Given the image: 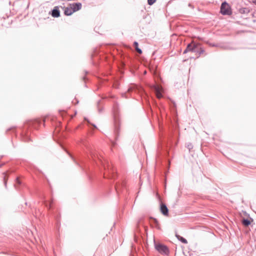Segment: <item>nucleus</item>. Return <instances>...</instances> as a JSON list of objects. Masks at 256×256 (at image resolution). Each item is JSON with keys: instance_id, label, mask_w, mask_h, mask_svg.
<instances>
[{"instance_id": "obj_1", "label": "nucleus", "mask_w": 256, "mask_h": 256, "mask_svg": "<svg viewBox=\"0 0 256 256\" xmlns=\"http://www.w3.org/2000/svg\"><path fill=\"white\" fill-rule=\"evenodd\" d=\"M154 247L156 250L162 254L168 256L170 253L168 247L164 244H155Z\"/></svg>"}, {"instance_id": "obj_2", "label": "nucleus", "mask_w": 256, "mask_h": 256, "mask_svg": "<svg viewBox=\"0 0 256 256\" xmlns=\"http://www.w3.org/2000/svg\"><path fill=\"white\" fill-rule=\"evenodd\" d=\"M199 45L200 44H195L194 42H190L188 44L185 50L184 51V54H186L188 52H192L196 53V55L197 54V52H198V49H199Z\"/></svg>"}, {"instance_id": "obj_3", "label": "nucleus", "mask_w": 256, "mask_h": 256, "mask_svg": "<svg viewBox=\"0 0 256 256\" xmlns=\"http://www.w3.org/2000/svg\"><path fill=\"white\" fill-rule=\"evenodd\" d=\"M220 12L223 15L230 16L232 13L230 7L226 2H224L222 4Z\"/></svg>"}, {"instance_id": "obj_4", "label": "nucleus", "mask_w": 256, "mask_h": 256, "mask_svg": "<svg viewBox=\"0 0 256 256\" xmlns=\"http://www.w3.org/2000/svg\"><path fill=\"white\" fill-rule=\"evenodd\" d=\"M42 120L39 119H36L34 120H29L26 122V125H28L29 127H33L34 128H37L38 126L40 124Z\"/></svg>"}, {"instance_id": "obj_5", "label": "nucleus", "mask_w": 256, "mask_h": 256, "mask_svg": "<svg viewBox=\"0 0 256 256\" xmlns=\"http://www.w3.org/2000/svg\"><path fill=\"white\" fill-rule=\"evenodd\" d=\"M70 6L72 8V11L74 12L80 10L82 7V4L80 2H76L70 4Z\"/></svg>"}, {"instance_id": "obj_6", "label": "nucleus", "mask_w": 256, "mask_h": 256, "mask_svg": "<svg viewBox=\"0 0 256 256\" xmlns=\"http://www.w3.org/2000/svg\"><path fill=\"white\" fill-rule=\"evenodd\" d=\"M50 14L54 18H58L60 16V11L59 8L58 6H54L53 10H52Z\"/></svg>"}, {"instance_id": "obj_7", "label": "nucleus", "mask_w": 256, "mask_h": 256, "mask_svg": "<svg viewBox=\"0 0 256 256\" xmlns=\"http://www.w3.org/2000/svg\"><path fill=\"white\" fill-rule=\"evenodd\" d=\"M160 210L162 214H164V216H168V210L166 204L164 203H161L160 204Z\"/></svg>"}, {"instance_id": "obj_8", "label": "nucleus", "mask_w": 256, "mask_h": 256, "mask_svg": "<svg viewBox=\"0 0 256 256\" xmlns=\"http://www.w3.org/2000/svg\"><path fill=\"white\" fill-rule=\"evenodd\" d=\"M150 222L151 225H152L153 226L156 227L158 229H160L158 222L156 218H150Z\"/></svg>"}, {"instance_id": "obj_9", "label": "nucleus", "mask_w": 256, "mask_h": 256, "mask_svg": "<svg viewBox=\"0 0 256 256\" xmlns=\"http://www.w3.org/2000/svg\"><path fill=\"white\" fill-rule=\"evenodd\" d=\"M64 14L66 16H71L74 12L73 11H72V8L71 7L70 8L68 7H64Z\"/></svg>"}, {"instance_id": "obj_10", "label": "nucleus", "mask_w": 256, "mask_h": 256, "mask_svg": "<svg viewBox=\"0 0 256 256\" xmlns=\"http://www.w3.org/2000/svg\"><path fill=\"white\" fill-rule=\"evenodd\" d=\"M242 223L244 226H248L250 224L251 222L248 218H243L242 220Z\"/></svg>"}, {"instance_id": "obj_11", "label": "nucleus", "mask_w": 256, "mask_h": 256, "mask_svg": "<svg viewBox=\"0 0 256 256\" xmlns=\"http://www.w3.org/2000/svg\"><path fill=\"white\" fill-rule=\"evenodd\" d=\"M239 12L242 14H248L250 12V10L248 8H240Z\"/></svg>"}, {"instance_id": "obj_12", "label": "nucleus", "mask_w": 256, "mask_h": 256, "mask_svg": "<svg viewBox=\"0 0 256 256\" xmlns=\"http://www.w3.org/2000/svg\"><path fill=\"white\" fill-rule=\"evenodd\" d=\"M204 50L200 46V44L199 45V49H198V52H197V54H196V56L197 58H199L200 56L204 52Z\"/></svg>"}, {"instance_id": "obj_13", "label": "nucleus", "mask_w": 256, "mask_h": 256, "mask_svg": "<svg viewBox=\"0 0 256 256\" xmlns=\"http://www.w3.org/2000/svg\"><path fill=\"white\" fill-rule=\"evenodd\" d=\"M176 236L178 238V239L180 241L182 242L183 244H187L188 243L187 240L185 238H183L182 236H181L178 234H176Z\"/></svg>"}, {"instance_id": "obj_14", "label": "nucleus", "mask_w": 256, "mask_h": 256, "mask_svg": "<svg viewBox=\"0 0 256 256\" xmlns=\"http://www.w3.org/2000/svg\"><path fill=\"white\" fill-rule=\"evenodd\" d=\"M118 103L116 102L114 104L113 106V110L115 114H116L118 112Z\"/></svg>"}, {"instance_id": "obj_15", "label": "nucleus", "mask_w": 256, "mask_h": 256, "mask_svg": "<svg viewBox=\"0 0 256 256\" xmlns=\"http://www.w3.org/2000/svg\"><path fill=\"white\" fill-rule=\"evenodd\" d=\"M156 96L158 98H160L162 97V95L160 92L158 90H156Z\"/></svg>"}, {"instance_id": "obj_16", "label": "nucleus", "mask_w": 256, "mask_h": 256, "mask_svg": "<svg viewBox=\"0 0 256 256\" xmlns=\"http://www.w3.org/2000/svg\"><path fill=\"white\" fill-rule=\"evenodd\" d=\"M22 140L24 142H28L30 140V138L26 135L22 136Z\"/></svg>"}, {"instance_id": "obj_17", "label": "nucleus", "mask_w": 256, "mask_h": 256, "mask_svg": "<svg viewBox=\"0 0 256 256\" xmlns=\"http://www.w3.org/2000/svg\"><path fill=\"white\" fill-rule=\"evenodd\" d=\"M186 147L188 149L189 151H190L193 148V145L192 143L188 142L186 144Z\"/></svg>"}, {"instance_id": "obj_18", "label": "nucleus", "mask_w": 256, "mask_h": 256, "mask_svg": "<svg viewBox=\"0 0 256 256\" xmlns=\"http://www.w3.org/2000/svg\"><path fill=\"white\" fill-rule=\"evenodd\" d=\"M4 184L5 187L6 188L7 178H6V176L5 173H4Z\"/></svg>"}, {"instance_id": "obj_19", "label": "nucleus", "mask_w": 256, "mask_h": 256, "mask_svg": "<svg viewBox=\"0 0 256 256\" xmlns=\"http://www.w3.org/2000/svg\"><path fill=\"white\" fill-rule=\"evenodd\" d=\"M156 1V0H148V3L149 5L151 6Z\"/></svg>"}, {"instance_id": "obj_20", "label": "nucleus", "mask_w": 256, "mask_h": 256, "mask_svg": "<svg viewBox=\"0 0 256 256\" xmlns=\"http://www.w3.org/2000/svg\"><path fill=\"white\" fill-rule=\"evenodd\" d=\"M100 102V100H98V106H99V104ZM102 108H100L99 107H98V111L100 113L102 112Z\"/></svg>"}, {"instance_id": "obj_21", "label": "nucleus", "mask_w": 256, "mask_h": 256, "mask_svg": "<svg viewBox=\"0 0 256 256\" xmlns=\"http://www.w3.org/2000/svg\"><path fill=\"white\" fill-rule=\"evenodd\" d=\"M136 86H132L130 87L128 90V92H130L132 90H133L135 88Z\"/></svg>"}, {"instance_id": "obj_22", "label": "nucleus", "mask_w": 256, "mask_h": 256, "mask_svg": "<svg viewBox=\"0 0 256 256\" xmlns=\"http://www.w3.org/2000/svg\"><path fill=\"white\" fill-rule=\"evenodd\" d=\"M134 46L135 48V49L138 48V43L137 42H134Z\"/></svg>"}, {"instance_id": "obj_23", "label": "nucleus", "mask_w": 256, "mask_h": 256, "mask_svg": "<svg viewBox=\"0 0 256 256\" xmlns=\"http://www.w3.org/2000/svg\"><path fill=\"white\" fill-rule=\"evenodd\" d=\"M136 51L138 54H142V50H141L140 48H136Z\"/></svg>"}, {"instance_id": "obj_24", "label": "nucleus", "mask_w": 256, "mask_h": 256, "mask_svg": "<svg viewBox=\"0 0 256 256\" xmlns=\"http://www.w3.org/2000/svg\"><path fill=\"white\" fill-rule=\"evenodd\" d=\"M136 51L138 54H142V50H141L140 48H136Z\"/></svg>"}, {"instance_id": "obj_25", "label": "nucleus", "mask_w": 256, "mask_h": 256, "mask_svg": "<svg viewBox=\"0 0 256 256\" xmlns=\"http://www.w3.org/2000/svg\"><path fill=\"white\" fill-rule=\"evenodd\" d=\"M16 182L18 184H20V182L18 178H17L16 179Z\"/></svg>"}, {"instance_id": "obj_26", "label": "nucleus", "mask_w": 256, "mask_h": 256, "mask_svg": "<svg viewBox=\"0 0 256 256\" xmlns=\"http://www.w3.org/2000/svg\"><path fill=\"white\" fill-rule=\"evenodd\" d=\"M72 102L76 104H77L78 103V101L75 98L74 100L72 101Z\"/></svg>"}, {"instance_id": "obj_27", "label": "nucleus", "mask_w": 256, "mask_h": 256, "mask_svg": "<svg viewBox=\"0 0 256 256\" xmlns=\"http://www.w3.org/2000/svg\"><path fill=\"white\" fill-rule=\"evenodd\" d=\"M118 129H119L118 126H116V128H115V132H115V134H116L118 132Z\"/></svg>"}, {"instance_id": "obj_28", "label": "nucleus", "mask_w": 256, "mask_h": 256, "mask_svg": "<svg viewBox=\"0 0 256 256\" xmlns=\"http://www.w3.org/2000/svg\"><path fill=\"white\" fill-rule=\"evenodd\" d=\"M126 93H124V94H122V97H125V98H127V96H126Z\"/></svg>"}, {"instance_id": "obj_29", "label": "nucleus", "mask_w": 256, "mask_h": 256, "mask_svg": "<svg viewBox=\"0 0 256 256\" xmlns=\"http://www.w3.org/2000/svg\"><path fill=\"white\" fill-rule=\"evenodd\" d=\"M84 120H86V121H87L88 123H90V122H89V120H88V118H84Z\"/></svg>"}, {"instance_id": "obj_30", "label": "nucleus", "mask_w": 256, "mask_h": 256, "mask_svg": "<svg viewBox=\"0 0 256 256\" xmlns=\"http://www.w3.org/2000/svg\"><path fill=\"white\" fill-rule=\"evenodd\" d=\"M115 188H116V190L117 191V192H118V186H115Z\"/></svg>"}, {"instance_id": "obj_31", "label": "nucleus", "mask_w": 256, "mask_h": 256, "mask_svg": "<svg viewBox=\"0 0 256 256\" xmlns=\"http://www.w3.org/2000/svg\"><path fill=\"white\" fill-rule=\"evenodd\" d=\"M45 121H46V118H44V119L42 120V122H43L44 124V123Z\"/></svg>"}, {"instance_id": "obj_32", "label": "nucleus", "mask_w": 256, "mask_h": 256, "mask_svg": "<svg viewBox=\"0 0 256 256\" xmlns=\"http://www.w3.org/2000/svg\"><path fill=\"white\" fill-rule=\"evenodd\" d=\"M253 2L256 5V0H254Z\"/></svg>"}, {"instance_id": "obj_33", "label": "nucleus", "mask_w": 256, "mask_h": 256, "mask_svg": "<svg viewBox=\"0 0 256 256\" xmlns=\"http://www.w3.org/2000/svg\"><path fill=\"white\" fill-rule=\"evenodd\" d=\"M12 128H10L8 129V130H8V131L10 130L11 129H12Z\"/></svg>"}, {"instance_id": "obj_34", "label": "nucleus", "mask_w": 256, "mask_h": 256, "mask_svg": "<svg viewBox=\"0 0 256 256\" xmlns=\"http://www.w3.org/2000/svg\"><path fill=\"white\" fill-rule=\"evenodd\" d=\"M92 126H94V128H96V126L95 124H92Z\"/></svg>"}, {"instance_id": "obj_35", "label": "nucleus", "mask_w": 256, "mask_h": 256, "mask_svg": "<svg viewBox=\"0 0 256 256\" xmlns=\"http://www.w3.org/2000/svg\"><path fill=\"white\" fill-rule=\"evenodd\" d=\"M4 164H0V168H1Z\"/></svg>"}]
</instances>
